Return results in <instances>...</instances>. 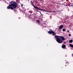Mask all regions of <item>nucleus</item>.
<instances>
[{
  "mask_svg": "<svg viewBox=\"0 0 73 73\" xmlns=\"http://www.w3.org/2000/svg\"><path fill=\"white\" fill-rule=\"evenodd\" d=\"M55 37L56 38V41L58 43L61 44L64 40L65 39L63 36H58V35L55 36Z\"/></svg>",
  "mask_w": 73,
  "mask_h": 73,
  "instance_id": "1",
  "label": "nucleus"
},
{
  "mask_svg": "<svg viewBox=\"0 0 73 73\" xmlns=\"http://www.w3.org/2000/svg\"><path fill=\"white\" fill-rule=\"evenodd\" d=\"M11 4L12 7L13 9H16L17 7V5H18V4L16 2H14L13 3Z\"/></svg>",
  "mask_w": 73,
  "mask_h": 73,
  "instance_id": "2",
  "label": "nucleus"
},
{
  "mask_svg": "<svg viewBox=\"0 0 73 73\" xmlns=\"http://www.w3.org/2000/svg\"><path fill=\"white\" fill-rule=\"evenodd\" d=\"M50 31H49L48 32V33L49 34H52V33L53 36H54L56 34L54 32V31H52V30L50 29Z\"/></svg>",
  "mask_w": 73,
  "mask_h": 73,
  "instance_id": "3",
  "label": "nucleus"
},
{
  "mask_svg": "<svg viewBox=\"0 0 73 73\" xmlns=\"http://www.w3.org/2000/svg\"><path fill=\"white\" fill-rule=\"evenodd\" d=\"M31 5H32L33 7L34 8H35V9H37L38 10V9L39 8L38 7H37L35 6V5H34L33 3V2H32V1H31Z\"/></svg>",
  "mask_w": 73,
  "mask_h": 73,
  "instance_id": "4",
  "label": "nucleus"
},
{
  "mask_svg": "<svg viewBox=\"0 0 73 73\" xmlns=\"http://www.w3.org/2000/svg\"><path fill=\"white\" fill-rule=\"evenodd\" d=\"M7 9H13V8L12 6V5L9 4L8 6L7 7Z\"/></svg>",
  "mask_w": 73,
  "mask_h": 73,
  "instance_id": "5",
  "label": "nucleus"
},
{
  "mask_svg": "<svg viewBox=\"0 0 73 73\" xmlns=\"http://www.w3.org/2000/svg\"><path fill=\"white\" fill-rule=\"evenodd\" d=\"M62 48L63 49H66V45H65L64 44H63L62 45Z\"/></svg>",
  "mask_w": 73,
  "mask_h": 73,
  "instance_id": "6",
  "label": "nucleus"
},
{
  "mask_svg": "<svg viewBox=\"0 0 73 73\" xmlns=\"http://www.w3.org/2000/svg\"><path fill=\"white\" fill-rule=\"evenodd\" d=\"M63 27L64 26H63V25H61L59 27L58 29L59 30H60V29H62V28H63Z\"/></svg>",
  "mask_w": 73,
  "mask_h": 73,
  "instance_id": "7",
  "label": "nucleus"
},
{
  "mask_svg": "<svg viewBox=\"0 0 73 73\" xmlns=\"http://www.w3.org/2000/svg\"><path fill=\"white\" fill-rule=\"evenodd\" d=\"M39 10L40 11H45V12H48V11L45 10H44V9H41V8H39V9H38V10Z\"/></svg>",
  "mask_w": 73,
  "mask_h": 73,
  "instance_id": "8",
  "label": "nucleus"
},
{
  "mask_svg": "<svg viewBox=\"0 0 73 73\" xmlns=\"http://www.w3.org/2000/svg\"><path fill=\"white\" fill-rule=\"evenodd\" d=\"M72 42H73V40H69V42H70V43H72Z\"/></svg>",
  "mask_w": 73,
  "mask_h": 73,
  "instance_id": "9",
  "label": "nucleus"
},
{
  "mask_svg": "<svg viewBox=\"0 0 73 73\" xmlns=\"http://www.w3.org/2000/svg\"><path fill=\"white\" fill-rule=\"evenodd\" d=\"M69 46H70V47H72V48H73V45L72 44H70Z\"/></svg>",
  "mask_w": 73,
  "mask_h": 73,
  "instance_id": "10",
  "label": "nucleus"
},
{
  "mask_svg": "<svg viewBox=\"0 0 73 73\" xmlns=\"http://www.w3.org/2000/svg\"><path fill=\"white\" fill-rule=\"evenodd\" d=\"M13 1H11V2H9V4H13Z\"/></svg>",
  "mask_w": 73,
  "mask_h": 73,
  "instance_id": "11",
  "label": "nucleus"
},
{
  "mask_svg": "<svg viewBox=\"0 0 73 73\" xmlns=\"http://www.w3.org/2000/svg\"><path fill=\"white\" fill-rule=\"evenodd\" d=\"M36 12H39L40 13V15H42H42H42V14H41V12H40V11H38L37 10H36Z\"/></svg>",
  "mask_w": 73,
  "mask_h": 73,
  "instance_id": "12",
  "label": "nucleus"
},
{
  "mask_svg": "<svg viewBox=\"0 0 73 73\" xmlns=\"http://www.w3.org/2000/svg\"><path fill=\"white\" fill-rule=\"evenodd\" d=\"M69 6H72L73 7V4H70V5H69Z\"/></svg>",
  "mask_w": 73,
  "mask_h": 73,
  "instance_id": "13",
  "label": "nucleus"
},
{
  "mask_svg": "<svg viewBox=\"0 0 73 73\" xmlns=\"http://www.w3.org/2000/svg\"><path fill=\"white\" fill-rule=\"evenodd\" d=\"M29 12L30 13H33V11H29Z\"/></svg>",
  "mask_w": 73,
  "mask_h": 73,
  "instance_id": "14",
  "label": "nucleus"
},
{
  "mask_svg": "<svg viewBox=\"0 0 73 73\" xmlns=\"http://www.w3.org/2000/svg\"><path fill=\"white\" fill-rule=\"evenodd\" d=\"M36 21H37V22H38V23H40V21H39L38 20H37Z\"/></svg>",
  "mask_w": 73,
  "mask_h": 73,
  "instance_id": "15",
  "label": "nucleus"
},
{
  "mask_svg": "<svg viewBox=\"0 0 73 73\" xmlns=\"http://www.w3.org/2000/svg\"><path fill=\"white\" fill-rule=\"evenodd\" d=\"M17 2H20V0H16Z\"/></svg>",
  "mask_w": 73,
  "mask_h": 73,
  "instance_id": "16",
  "label": "nucleus"
},
{
  "mask_svg": "<svg viewBox=\"0 0 73 73\" xmlns=\"http://www.w3.org/2000/svg\"><path fill=\"white\" fill-rule=\"evenodd\" d=\"M62 31H63V32H64V31H65V29H62Z\"/></svg>",
  "mask_w": 73,
  "mask_h": 73,
  "instance_id": "17",
  "label": "nucleus"
},
{
  "mask_svg": "<svg viewBox=\"0 0 73 73\" xmlns=\"http://www.w3.org/2000/svg\"><path fill=\"white\" fill-rule=\"evenodd\" d=\"M68 36H71V35L70 34H69L68 35Z\"/></svg>",
  "mask_w": 73,
  "mask_h": 73,
  "instance_id": "18",
  "label": "nucleus"
},
{
  "mask_svg": "<svg viewBox=\"0 0 73 73\" xmlns=\"http://www.w3.org/2000/svg\"><path fill=\"white\" fill-rule=\"evenodd\" d=\"M66 64H69V62H66Z\"/></svg>",
  "mask_w": 73,
  "mask_h": 73,
  "instance_id": "19",
  "label": "nucleus"
},
{
  "mask_svg": "<svg viewBox=\"0 0 73 73\" xmlns=\"http://www.w3.org/2000/svg\"><path fill=\"white\" fill-rule=\"evenodd\" d=\"M23 4H21V7H23Z\"/></svg>",
  "mask_w": 73,
  "mask_h": 73,
  "instance_id": "20",
  "label": "nucleus"
},
{
  "mask_svg": "<svg viewBox=\"0 0 73 73\" xmlns=\"http://www.w3.org/2000/svg\"><path fill=\"white\" fill-rule=\"evenodd\" d=\"M67 32H69V30H68V31H67Z\"/></svg>",
  "mask_w": 73,
  "mask_h": 73,
  "instance_id": "21",
  "label": "nucleus"
},
{
  "mask_svg": "<svg viewBox=\"0 0 73 73\" xmlns=\"http://www.w3.org/2000/svg\"><path fill=\"white\" fill-rule=\"evenodd\" d=\"M72 57H73V54H72Z\"/></svg>",
  "mask_w": 73,
  "mask_h": 73,
  "instance_id": "22",
  "label": "nucleus"
},
{
  "mask_svg": "<svg viewBox=\"0 0 73 73\" xmlns=\"http://www.w3.org/2000/svg\"><path fill=\"white\" fill-rule=\"evenodd\" d=\"M64 44H66V42H64Z\"/></svg>",
  "mask_w": 73,
  "mask_h": 73,
  "instance_id": "23",
  "label": "nucleus"
},
{
  "mask_svg": "<svg viewBox=\"0 0 73 73\" xmlns=\"http://www.w3.org/2000/svg\"><path fill=\"white\" fill-rule=\"evenodd\" d=\"M62 5H64V3H62Z\"/></svg>",
  "mask_w": 73,
  "mask_h": 73,
  "instance_id": "24",
  "label": "nucleus"
},
{
  "mask_svg": "<svg viewBox=\"0 0 73 73\" xmlns=\"http://www.w3.org/2000/svg\"><path fill=\"white\" fill-rule=\"evenodd\" d=\"M65 66H66V65H65Z\"/></svg>",
  "mask_w": 73,
  "mask_h": 73,
  "instance_id": "25",
  "label": "nucleus"
}]
</instances>
